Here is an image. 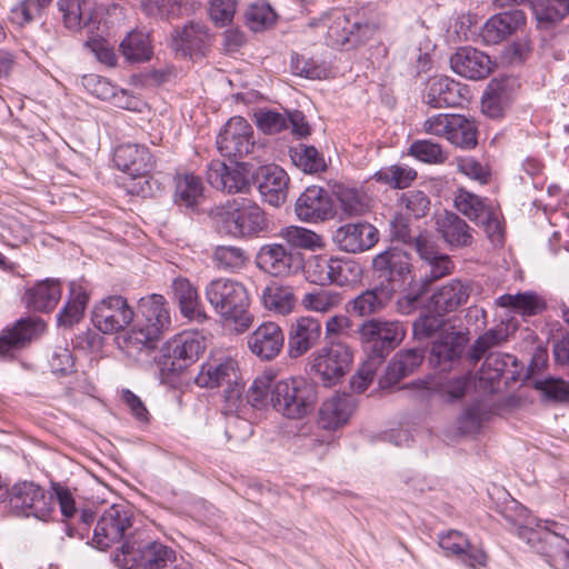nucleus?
Instances as JSON below:
<instances>
[{"instance_id": "obj_19", "label": "nucleus", "mask_w": 569, "mask_h": 569, "mask_svg": "<svg viewBox=\"0 0 569 569\" xmlns=\"http://www.w3.org/2000/svg\"><path fill=\"white\" fill-rule=\"evenodd\" d=\"M528 542L537 553L555 569H569L568 539L563 532L547 530L546 532L528 531Z\"/></svg>"}, {"instance_id": "obj_64", "label": "nucleus", "mask_w": 569, "mask_h": 569, "mask_svg": "<svg viewBox=\"0 0 569 569\" xmlns=\"http://www.w3.org/2000/svg\"><path fill=\"white\" fill-rule=\"evenodd\" d=\"M96 519L94 512L91 509H82L78 511V515L66 523V533L70 538H77L80 540L89 539L90 527Z\"/></svg>"}, {"instance_id": "obj_6", "label": "nucleus", "mask_w": 569, "mask_h": 569, "mask_svg": "<svg viewBox=\"0 0 569 569\" xmlns=\"http://www.w3.org/2000/svg\"><path fill=\"white\" fill-rule=\"evenodd\" d=\"M310 26L325 33L326 43L340 48L347 43H359L369 38L372 28L362 22L358 14L335 9L310 22Z\"/></svg>"}, {"instance_id": "obj_50", "label": "nucleus", "mask_w": 569, "mask_h": 569, "mask_svg": "<svg viewBox=\"0 0 569 569\" xmlns=\"http://www.w3.org/2000/svg\"><path fill=\"white\" fill-rule=\"evenodd\" d=\"M362 278V268L359 262L350 258H332L330 283L348 286L359 282Z\"/></svg>"}, {"instance_id": "obj_56", "label": "nucleus", "mask_w": 569, "mask_h": 569, "mask_svg": "<svg viewBox=\"0 0 569 569\" xmlns=\"http://www.w3.org/2000/svg\"><path fill=\"white\" fill-rule=\"evenodd\" d=\"M447 327H455V325L446 320L440 313H426L413 322V336L418 340H427L433 336L438 337Z\"/></svg>"}, {"instance_id": "obj_21", "label": "nucleus", "mask_w": 569, "mask_h": 569, "mask_svg": "<svg viewBox=\"0 0 569 569\" xmlns=\"http://www.w3.org/2000/svg\"><path fill=\"white\" fill-rule=\"evenodd\" d=\"M113 162L122 172L132 178H141L148 183L147 177L154 168V159L146 146L124 143L114 150Z\"/></svg>"}, {"instance_id": "obj_14", "label": "nucleus", "mask_w": 569, "mask_h": 569, "mask_svg": "<svg viewBox=\"0 0 569 569\" xmlns=\"http://www.w3.org/2000/svg\"><path fill=\"white\" fill-rule=\"evenodd\" d=\"M469 341L468 331L447 327L432 342L429 361L439 371H448L456 368L462 358Z\"/></svg>"}, {"instance_id": "obj_31", "label": "nucleus", "mask_w": 569, "mask_h": 569, "mask_svg": "<svg viewBox=\"0 0 569 569\" xmlns=\"http://www.w3.org/2000/svg\"><path fill=\"white\" fill-rule=\"evenodd\" d=\"M460 83L448 77H433L426 86L422 101L435 109L457 107L461 103Z\"/></svg>"}, {"instance_id": "obj_63", "label": "nucleus", "mask_w": 569, "mask_h": 569, "mask_svg": "<svg viewBox=\"0 0 569 569\" xmlns=\"http://www.w3.org/2000/svg\"><path fill=\"white\" fill-rule=\"evenodd\" d=\"M400 206L407 213L416 219L427 216L430 210V199L421 190H409L401 194Z\"/></svg>"}, {"instance_id": "obj_20", "label": "nucleus", "mask_w": 569, "mask_h": 569, "mask_svg": "<svg viewBox=\"0 0 569 569\" xmlns=\"http://www.w3.org/2000/svg\"><path fill=\"white\" fill-rule=\"evenodd\" d=\"M295 211L301 221L319 222L331 219L336 211L331 197L321 187H308L297 199Z\"/></svg>"}, {"instance_id": "obj_58", "label": "nucleus", "mask_w": 569, "mask_h": 569, "mask_svg": "<svg viewBox=\"0 0 569 569\" xmlns=\"http://www.w3.org/2000/svg\"><path fill=\"white\" fill-rule=\"evenodd\" d=\"M509 367H517V358L509 353L491 352L487 356L482 368L481 379L495 382L500 379Z\"/></svg>"}, {"instance_id": "obj_23", "label": "nucleus", "mask_w": 569, "mask_h": 569, "mask_svg": "<svg viewBox=\"0 0 569 569\" xmlns=\"http://www.w3.org/2000/svg\"><path fill=\"white\" fill-rule=\"evenodd\" d=\"M332 240L340 250L358 253L376 244L378 231L372 224L367 222L347 223L333 232Z\"/></svg>"}, {"instance_id": "obj_24", "label": "nucleus", "mask_w": 569, "mask_h": 569, "mask_svg": "<svg viewBox=\"0 0 569 569\" xmlns=\"http://www.w3.org/2000/svg\"><path fill=\"white\" fill-rule=\"evenodd\" d=\"M207 181L226 193L246 192L250 187L246 163L228 167L224 162L212 161L207 170Z\"/></svg>"}, {"instance_id": "obj_62", "label": "nucleus", "mask_w": 569, "mask_h": 569, "mask_svg": "<svg viewBox=\"0 0 569 569\" xmlns=\"http://www.w3.org/2000/svg\"><path fill=\"white\" fill-rule=\"evenodd\" d=\"M486 415L487 412L481 402H472L458 418V429L465 435L478 432L482 426Z\"/></svg>"}, {"instance_id": "obj_30", "label": "nucleus", "mask_w": 569, "mask_h": 569, "mask_svg": "<svg viewBox=\"0 0 569 569\" xmlns=\"http://www.w3.org/2000/svg\"><path fill=\"white\" fill-rule=\"evenodd\" d=\"M513 96L515 80L510 78H495L490 80L483 92L481 110L489 118H500L512 103Z\"/></svg>"}, {"instance_id": "obj_1", "label": "nucleus", "mask_w": 569, "mask_h": 569, "mask_svg": "<svg viewBox=\"0 0 569 569\" xmlns=\"http://www.w3.org/2000/svg\"><path fill=\"white\" fill-rule=\"evenodd\" d=\"M120 569H191L169 546L151 539L144 530H136L113 556Z\"/></svg>"}, {"instance_id": "obj_41", "label": "nucleus", "mask_w": 569, "mask_h": 569, "mask_svg": "<svg viewBox=\"0 0 569 569\" xmlns=\"http://www.w3.org/2000/svg\"><path fill=\"white\" fill-rule=\"evenodd\" d=\"M497 305L525 317L536 316L546 308L545 301L531 291L502 295L497 299Z\"/></svg>"}, {"instance_id": "obj_57", "label": "nucleus", "mask_w": 569, "mask_h": 569, "mask_svg": "<svg viewBox=\"0 0 569 569\" xmlns=\"http://www.w3.org/2000/svg\"><path fill=\"white\" fill-rule=\"evenodd\" d=\"M291 159L297 167L308 173L318 172L326 168L325 159L313 146L300 143L291 150Z\"/></svg>"}, {"instance_id": "obj_18", "label": "nucleus", "mask_w": 569, "mask_h": 569, "mask_svg": "<svg viewBox=\"0 0 569 569\" xmlns=\"http://www.w3.org/2000/svg\"><path fill=\"white\" fill-rule=\"evenodd\" d=\"M322 325L319 319L300 316L293 319L288 330V355L291 359L307 355L320 342Z\"/></svg>"}, {"instance_id": "obj_53", "label": "nucleus", "mask_w": 569, "mask_h": 569, "mask_svg": "<svg viewBox=\"0 0 569 569\" xmlns=\"http://www.w3.org/2000/svg\"><path fill=\"white\" fill-rule=\"evenodd\" d=\"M372 178L396 189L407 188L416 178L417 172L408 166H390L378 170Z\"/></svg>"}, {"instance_id": "obj_51", "label": "nucleus", "mask_w": 569, "mask_h": 569, "mask_svg": "<svg viewBox=\"0 0 569 569\" xmlns=\"http://www.w3.org/2000/svg\"><path fill=\"white\" fill-rule=\"evenodd\" d=\"M510 330L509 326L505 323H500L488 331H486L483 335L477 338L475 343L472 345L469 357L473 362H477L480 360L485 353L497 346L502 345L506 342L509 338Z\"/></svg>"}, {"instance_id": "obj_34", "label": "nucleus", "mask_w": 569, "mask_h": 569, "mask_svg": "<svg viewBox=\"0 0 569 569\" xmlns=\"http://www.w3.org/2000/svg\"><path fill=\"white\" fill-rule=\"evenodd\" d=\"M353 407L355 405L351 397L347 395H336L321 405L318 425L326 430H336L348 422Z\"/></svg>"}, {"instance_id": "obj_44", "label": "nucleus", "mask_w": 569, "mask_h": 569, "mask_svg": "<svg viewBox=\"0 0 569 569\" xmlns=\"http://www.w3.org/2000/svg\"><path fill=\"white\" fill-rule=\"evenodd\" d=\"M89 301L87 291L76 283L70 284V296L64 307L58 315V322L64 327H71L78 323L84 313V309Z\"/></svg>"}, {"instance_id": "obj_8", "label": "nucleus", "mask_w": 569, "mask_h": 569, "mask_svg": "<svg viewBox=\"0 0 569 569\" xmlns=\"http://www.w3.org/2000/svg\"><path fill=\"white\" fill-rule=\"evenodd\" d=\"M194 383L201 388H218L226 385L224 399L231 412L238 408L243 386L240 382L238 362L231 357L213 358L202 363Z\"/></svg>"}, {"instance_id": "obj_52", "label": "nucleus", "mask_w": 569, "mask_h": 569, "mask_svg": "<svg viewBox=\"0 0 569 569\" xmlns=\"http://www.w3.org/2000/svg\"><path fill=\"white\" fill-rule=\"evenodd\" d=\"M341 214L345 217H356L368 210V204L363 193L343 186H338L335 190Z\"/></svg>"}, {"instance_id": "obj_36", "label": "nucleus", "mask_w": 569, "mask_h": 569, "mask_svg": "<svg viewBox=\"0 0 569 569\" xmlns=\"http://www.w3.org/2000/svg\"><path fill=\"white\" fill-rule=\"evenodd\" d=\"M174 299L178 301L181 315L189 320L203 322L207 315L199 300L196 287L186 278H176L172 282Z\"/></svg>"}, {"instance_id": "obj_11", "label": "nucleus", "mask_w": 569, "mask_h": 569, "mask_svg": "<svg viewBox=\"0 0 569 569\" xmlns=\"http://www.w3.org/2000/svg\"><path fill=\"white\" fill-rule=\"evenodd\" d=\"M9 506L12 513L46 521L54 510L53 497L33 481H19L11 487Z\"/></svg>"}, {"instance_id": "obj_38", "label": "nucleus", "mask_w": 569, "mask_h": 569, "mask_svg": "<svg viewBox=\"0 0 569 569\" xmlns=\"http://www.w3.org/2000/svg\"><path fill=\"white\" fill-rule=\"evenodd\" d=\"M423 358V352L418 349L398 351L388 365L380 385L382 387L396 385L405 377L411 375L422 363Z\"/></svg>"}, {"instance_id": "obj_45", "label": "nucleus", "mask_w": 569, "mask_h": 569, "mask_svg": "<svg viewBox=\"0 0 569 569\" xmlns=\"http://www.w3.org/2000/svg\"><path fill=\"white\" fill-rule=\"evenodd\" d=\"M263 306L276 313L288 315L296 306V298L291 287L272 283L262 291Z\"/></svg>"}, {"instance_id": "obj_37", "label": "nucleus", "mask_w": 569, "mask_h": 569, "mask_svg": "<svg viewBox=\"0 0 569 569\" xmlns=\"http://www.w3.org/2000/svg\"><path fill=\"white\" fill-rule=\"evenodd\" d=\"M61 298V284L57 280L46 279L29 288L23 296L28 309L48 312L54 309Z\"/></svg>"}, {"instance_id": "obj_43", "label": "nucleus", "mask_w": 569, "mask_h": 569, "mask_svg": "<svg viewBox=\"0 0 569 569\" xmlns=\"http://www.w3.org/2000/svg\"><path fill=\"white\" fill-rule=\"evenodd\" d=\"M532 11L539 28H550L569 14V0H533Z\"/></svg>"}, {"instance_id": "obj_61", "label": "nucleus", "mask_w": 569, "mask_h": 569, "mask_svg": "<svg viewBox=\"0 0 569 569\" xmlns=\"http://www.w3.org/2000/svg\"><path fill=\"white\" fill-rule=\"evenodd\" d=\"M469 385L470 380L466 375L452 378H440L436 382V390L446 401L452 402L462 399Z\"/></svg>"}, {"instance_id": "obj_46", "label": "nucleus", "mask_w": 569, "mask_h": 569, "mask_svg": "<svg viewBox=\"0 0 569 569\" xmlns=\"http://www.w3.org/2000/svg\"><path fill=\"white\" fill-rule=\"evenodd\" d=\"M446 139L458 148L473 149L478 143V129L475 121L462 114H456Z\"/></svg>"}, {"instance_id": "obj_29", "label": "nucleus", "mask_w": 569, "mask_h": 569, "mask_svg": "<svg viewBox=\"0 0 569 569\" xmlns=\"http://www.w3.org/2000/svg\"><path fill=\"white\" fill-rule=\"evenodd\" d=\"M46 329V323L39 318H22L12 328L3 330L0 336V356H7L13 350L24 348L37 339Z\"/></svg>"}, {"instance_id": "obj_2", "label": "nucleus", "mask_w": 569, "mask_h": 569, "mask_svg": "<svg viewBox=\"0 0 569 569\" xmlns=\"http://www.w3.org/2000/svg\"><path fill=\"white\" fill-rule=\"evenodd\" d=\"M170 326V309L164 297L156 293L143 297L138 305L137 322L124 338L126 346L137 351L153 350Z\"/></svg>"}, {"instance_id": "obj_13", "label": "nucleus", "mask_w": 569, "mask_h": 569, "mask_svg": "<svg viewBox=\"0 0 569 569\" xmlns=\"http://www.w3.org/2000/svg\"><path fill=\"white\" fill-rule=\"evenodd\" d=\"M132 526V512L124 505H112L98 519L91 545L104 550L119 542L126 531Z\"/></svg>"}, {"instance_id": "obj_39", "label": "nucleus", "mask_w": 569, "mask_h": 569, "mask_svg": "<svg viewBox=\"0 0 569 569\" xmlns=\"http://www.w3.org/2000/svg\"><path fill=\"white\" fill-rule=\"evenodd\" d=\"M469 295L468 284L453 279L432 293L431 305L437 313H448L465 305Z\"/></svg>"}, {"instance_id": "obj_15", "label": "nucleus", "mask_w": 569, "mask_h": 569, "mask_svg": "<svg viewBox=\"0 0 569 569\" xmlns=\"http://www.w3.org/2000/svg\"><path fill=\"white\" fill-rule=\"evenodd\" d=\"M134 318V311L122 296H109L97 303L91 313L93 326L106 335L117 333L127 328Z\"/></svg>"}, {"instance_id": "obj_49", "label": "nucleus", "mask_w": 569, "mask_h": 569, "mask_svg": "<svg viewBox=\"0 0 569 569\" xmlns=\"http://www.w3.org/2000/svg\"><path fill=\"white\" fill-rule=\"evenodd\" d=\"M342 302V296L329 289H313L306 292L301 298V305L305 309L319 313H328Z\"/></svg>"}, {"instance_id": "obj_59", "label": "nucleus", "mask_w": 569, "mask_h": 569, "mask_svg": "<svg viewBox=\"0 0 569 569\" xmlns=\"http://www.w3.org/2000/svg\"><path fill=\"white\" fill-rule=\"evenodd\" d=\"M280 236L288 243L298 248L315 250L323 244L322 238L319 234L301 227L290 226L283 228Z\"/></svg>"}, {"instance_id": "obj_12", "label": "nucleus", "mask_w": 569, "mask_h": 569, "mask_svg": "<svg viewBox=\"0 0 569 569\" xmlns=\"http://www.w3.org/2000/svg\"><path fill=\"white\" fill-rule=\"evenodd\" d=\"M455 207L463 216L482 227L491 242L502 241V227L498 212L488 199L459 189L455 196Z\"/></svg>"}, {"instance_id": "obj_55", "label": "nucleus", "mask_w": 569, "mask_h": 569, "mask_svg": "<svg viewBox=\"0 0 569 569\" xmlns=\"http://www.w3.org/2000/svg\"><path fill=\"white\" fill-rule=\"evenodd\" d=\"M274 380L276 373L272 370H266L257 376L247 391V401L253 408L264 407L268 403V397H271Z\"/></svg>"}, {"instance_id": "obj_9", "label": "nucleus", "mask_w": 569, "mask_h": 569, "mask_svg": "<svg viewBox=\"0 0 569 569\" xmlns=\"http://www.w3.org/2000/svg\"><path fill=\"white\" fill-rule=\"evenodd\" d=\"M352 351L348 345L331 340L309 357L311 372L325 386L336 385L349 370Z\"/></svg>"}, {"instance_id": "obj_42", "label": "nucleus", "mask_w": 569, "mask_h": 569, "mask_svg": "<svg viewBox=\"0 0 569 569\" xmlns=\"http://www.w3.org/2000/svg\"><path fill=\"white\" fill-rule=\"evenodd\" d=\"M203 197V183L193 173L176 177L174 202L180 207L193 208Z\"/></svg>"}, {"instance_id": "obj_27", "label": "nucleus", "mask_w": 569, "mask_h": 569, "mask_svg": "<svg viewBox=\"0 0 569 569\" xmlns=\"http://www.w3.org/2000/svg\"><path fill=\"white\" fill-rule=\"evenodd\" d=\"M450 64L457 74L470 80L487 78L492 71L490 57L472 47L459 48L450 58Z\"/></svg>"}, {"instance_id": "obj_28", "label": "nucleus", "mask_w": 569, "mask_h": 569, "mask_svg": "<svg viewBox=\"0 0 569 569\" xmlns=\"http://www.w3.org/2000/svg\"><path fill=\"white\" fill-rule=\"evenodd\" d=\"M526 14L520 9L500 12L487 20L480 37L486 44H498L526 24Z\"/></svg>"}, {"instance_id": "obj_54", "label": "nucleus", "mask_w": 569, "mask_h": 569, "mask_svg": "<svg viewBox=\"0 0 569 569\" xmlns=\"http://www.w3.org/2000/svg\"><path fill=\"white\" fill-rule=\"evenodd\" d=\"M213 261L218 269L234 272L244 268L249 258L239 247L219 246L213 252Z\"/></svg>"}, {"instance_id": "obj_7", "label": "nucleus", "mask_w": 569, "mask_h": 569, "mask_svg": "<svg viewBox=\"0 0 569 569\" xmlns=\"http://www.w3.org/2000/svg\"><path fill=\"white\" fill-rule=\"evenodd\" d=\"M206 347V337L197 330L180 332L168 340L161 351L163 358H168L171 362L169 368L166 361L162 363L161 381L172 385V377L194 363Z\"/></svg>"}, {"instance_id": "obj_48", "label": "nucleus", "mask_w": 569, "mask_h": 569, "mask_svg": "<svg viewBox=\"0 0 569 569\" xmlns=\"http://www.w3.org/2000/svg\"><path fill=\"white\" fill-rule=\"evenodd\" d=\"M122 56L131 62H142L151 58L152 49L149 34L143 31H131L120 43Z\"/></svg>"}, {"instance_id": "obj_47", "label": "nucleus", "mask_w": 569, "mask_h": 569, "mask_svg": "<svg viewBox=\"0 0 569 569\" xmlns=\"http://www.w3.org/2000/svg\"><path fill=\"white\" fill-rule=\"evenodd\" d=\"M391 296L392 289L386 287L366 290L352 300L351 310L360 317L376 313L387 305Z\"/></svg>"}, {"instance_id": "obj_25", "label": "nucleus", "mask_w": 569, "mask_h": 569, "mask_svg": "<svg viewBox=\"0 0 569 569\" xmlns=\"http://www.w3.org/2000/svg\"><path fill=\"white\" fill-rule=\"evenodd\" d=\"M256 180L263 201L277 208L286 202L289 177L282 168L277 164L260 167Z\"/></svg>"}, {"instance_id": "obj_35", "label": "nucleus", "mask_w": 569, "mask_h": 569, "mask_svg": "<svg viewBox=\"0 0 569 569\" xmlns=\"http://www.w3.org/2000/svg\"><path fill=\"white\" fill-rule=\"evenodd\" d=\"M416 250L430 269L429 277L425 281L426 286L451 273L455 268L450 257L439 252L429 236H420L416 240Z\"/></svg>"}, {"instance_id": "obj_10", "label": "nucleus", "mask_w": 569, "mask_h": 569, "mask_svg": "<svg viewBox=\"0 0 569 569\" xmlns=\"http://www.w3.org/2000/svg\"><path fill=\"white\" fill-rule=\"evenodd\" d=\"M361 343L378 358H386L406 336V326L399 320L372 318L358 329Z\"/></svg>"}, {"instance_id": "obj_33", "label": "nucleus", "mask_w": 569, "mask_h": 569, "mask_svg": "<svg viewBox=\"0 0 569 569\" xmlns=\"http://www.w3.org/2000/svg\"><path fill=\"white\" fill-rule=\"evenodd\" d=\"M435 224L437 232L451 249L472 244V229L458 214L446 211L437 216Z\"/></svg>"}, {"instance_id": "obj_40", "label": "nucleus", "mask_w": 569, "mask_h": 569, "mask_svg": "<svg viewBox=\"0 0 569 569\" xmlns=\"http://www.w3.org/2000/svg\"><path fill=\"white\" fill-rule=\"evenodd\" d=\"M177 51L183 54H202L209 41L208 28L202 22L191 21L182 29L176 30L172 36Z\"/></svg>"}, {"instance_id": "obj_26", "label": "nucleus", "mask_w": 569, "mask_h": 569, "mask_svg": "<svg viewBox=\"0 0 569 569\" xmlns=\"http://www.w3.org/2000/svg\"><path fill=\"white\" fill-rule=\"evenodd\" d=\"M284 335L281 327L272 321L261 323L248 336V348L262 360L274 359L282 350Z\"/></svg>"}, {"instance_id": "obj_16", "label": "nucleus", "mask_w": 569, "mask_h": 569, "mask_svg": "<svg viewBox=\"0 0 569 569\" xmlns=\"http://www.w3.org/2000/svg\"><path fill=\"white\" fill-rule=\"evenodd\" d=\"M253 130L242 117L230 118L217 137V148L228 158H243L254 149Z\"/></svg>"}, {"instance_id": "obj_3", "label": "nucleus", "mask_w": 569, "mask_h": 569, "mask_svg": "<svg viewBox=\"0 0 569 569\" xmlns=\"http://www.w3.org/2000/svg\"><path fill=\"white\" fill-rule=\"evenodd\" d=\"M214 230L231 238H250L268 229L263 210L249 199H234L211 211Z\"/></svg>"}, {"instance_id": "obj_60", "label": "nucleus", "mask_w": 569, "mask_h": 569, "mask_svg": "<svg viewBox=\"0 0 569 569\" xmlns=\"http://www.w3.org/2000/svg\"><path fill=\"white\" fill-rule=\"evenodd\" d=\"M246 24L254 32L271 26L276 19L273 9L267 2H256L248 7L244 13Z\"/></svg>"}, {"instance_id": "obj_4", "label": "nucleus", "mask_w": 569, "mask_h": 569, "mask_svg": "<svg viewBox=\"0 0 569 569\" xmlns=\"http://www.w3.org/2000/svg\"><path fill=\"white\" fill-rule=\"evenodd\" d=\"M204 295L216 313L232 322L238 332L246 331L252 325L250 298L243 283L229 278H217L206 286Z\"/></svg>"}, {"instance_id": "obj_22", "label": "nucleus", "mask_w": 569, "mask_h": 569, "mask_svg": "<svg viewBox=\"0 0 569 569\" xmlns=\"http://www.w3.org/2000/svg\"><path fill=\"white\" fill-rule=\"evenodd\" d=\"M256 263L259 269L273 277H284L300 268L301 259L282 244L268 243L259 249Z\"/></svg>"}, {"instance_id": "obj_32", "label": "nucleus", "mask_w": 569, "mask_h": 569, "mask_svg": "<svg viewBox=\"0 0 569 569\" xmlns=\"http://www.w3.org/2000/svg\"><path fill=\"white\" fill-rule=\"evenodd\" d=\"M58 7L68 29L86 28L92 33L94 24L99 22V13L92 0H58Z\"/></svg>"}, {"instance_id": "obj_5", "label": "nucleus", "mask_w": 569, "mask_h": 569, "mask_svg": "<svg viewBox=\"0 0 569 569\" xmlns=\"http://www.w3.org/2000/svg\"><path fill=\"white\" fill-rule=\"evenodd\" d=\"M318 401L317 386L303 377H290L276 381L270 403L288 419H302L311 413Z\"/></svg>"}, {"instance_id": "obj_17", "label": "nucleus", "mask_w": 569, "mask_h": 569, "mask_svg": "<svg viewBox=\"0 0 569 569\" xmlns=\"http://www.w3.org/2000/svg\"><path fill=\"white\" fill-rule=\"evenodd\" d=\"M372 267L379 278L388 281L387 288L395 292L411 277V256L402 248L390 247L372 259Z\"/></svg>"}]
</instances>
